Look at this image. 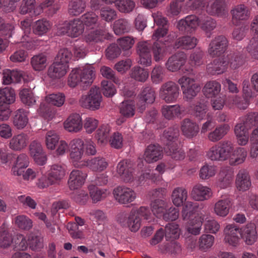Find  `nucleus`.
Segmentation results:
<instances>
[{
    "instance_id": "19",
    "label": "nucleus",
    "mask_w": 258,
    "mask_h": 258,
    "mask_svg": "<svg viewBox=\"0 0 258 258\" xmlns=\"http://www.w3.org/2000/svg\"><path fill=\"white\" fill-rule=\"evenodd\" d=\"M199 18L196 15H188L178 21L177 27L180 31L191 33L195 31L199 26Z\"/></svg>"
},
{
    "instance_id": "50",
    "label": "nucleus",
    "mask_w": 258,
    "mask_h": 258,
    "mask_svg": "<svg viewBox=\"0 0 258 258\" xmlns=\"http://www.w3.org/2000/svg\"><path fill=\"white\" fill-rule=\"evenodd\" d=\"M220 91L221 84L216 81L207 82L203 89L204 95L208 98L215 96L220 93Z\"/></svg>"
},
{
    "instance_id": "59",
    "label": "nucleus",
    "mask_w": 258,
    "mask_h": 258,
    "mask_svg": "<svg viewBox=\"0 0 258 258\" xmlns=\"http://www.w3.org/2000/svg\"><path fill=\"white\" fill-rule=\"evenodd\" d=\"M89 194L94 203L102 200L106 198L108 194L106 189H102L94 184H91L88 186Z\"/></svg>"
},
{
    "instance_id": "63",
    "label": "nucleus",
    "mask_w": 258,
    "mask_h": 258,
    "mask_svg": "<svg viewBox=\"0 0 258 258\" xmlns=\"http://www.w3.org/2000/svg\"><path fill=\"white\" fill-rule=\"evenodd\" d=\"M215 237L211 234H203L199 239L198 244L199 249L206 251L214 244Z\"/></svg>"
},
{
    "instance_id": "23",
    "label": "nucleus",
    "mask_w": 258,
    "mask_h": 258,
    "mask_svg": "<svg viewBox=\"0 0 258 258\" xmlns=\"http://www.w3.org/2000/svg\"><path fill=\"white\" fill-rule=\"evenodd\" d=\"M30 153L35 162L39 165H43L46 162V155L43 152L41 144L36 141L30 145Z\"/></svg>"
},
{
    "instance_id": "45",
    "label": "nucleus",
    "mask_w": 258,
    "mask_h": 258,
    "mask_svg": "<svg viewBox=\"0 0 258 258\" xmlns=\"http://www.w3.org/2000/svg\"><path fill=\"white\" fill-rule=\"evenodd\" d=\"M51 28V23L46 19H42L35 22L33 25V33L38 36L45 34Z\"/></svg>"
},
{
    "instance_id": "24",
    "label": "nucleus",
    "mask_w": 258,
    "mask_h": 258,
    "mask_svg": "<svg viewBox=\"0 0 258 258\" xmlns=\"http://www.w3.org/2000/svg\"><path fill=\"white\" fill-rule=\"evenodd\" d=\"M162 156V148L157 144L149 145L146 148L144 153L145 161L149 163L159 160Z\"/></svg>"
},
{
    "instance_id": "8",
    "label": "nucleus",
    "mask_w": 258,
    "mask_h": 258,
    "mask_svg": "<svg viewBox=\"0 0 258 258\" xmlns=\"http://www.w3.org/2000/svg\"><path fill=\"white\" fill-rule=\"evenodd\" d=\"M84 26L80 19H74L69 22H65L58 28L57 33L59 35L66 34L76 38L81 35L84 32Z\"/></svg>"
},
{
    "instance_id": "11",
    "label": "nucleus",
    "mask_w": 258,
    "mask_h": 258,
    "mask_svg": "<svg viewBox=\"0 0 258 258\" xmlns=\"http://www.w3.org/2000/svg\"><path fill=\"white\" fill-rule=\"evenodd\" d=\"M134 167V164L132 161L122 160L117 164L116 171L124 182H130L136 178Z\"/></svg>"
},
{
    "instance_id": "41",
    "label": "nucleus",
    "mask_w": 258,
    "mask_h": 258,
    "mask_svg": "<svg viewBox=\"0 0 258 258\" xmlns=\"http://www.w3.org/2000/svg\"><path fill=\"white\" fill-rule=\"evenodd\" d=\"M188 196L187 190L184 187H178L174 189L171 195L173 204L178 207L186 201Z\"/></svg>"
},
{
    "instance_id": "20",
    "label": "nucleus",
    "mask_w": 258,
    "mask_h": 258,
    "mask_svg": "<svg viewBox=\"0 0 258 258\" xmlns=\"http://www.w3.org/2000/svg\"><path fill=\"white\" fill-rule=\"evenodd\" d=\"M241 237L247 245L253 244L257 239V232L255 224L250 222L241 227Z\"/></svg>"
},
{
    "instance_id": "35",
    "label": "nucleus",
    "mask_w": 258,
    "mask_h": 258,
    "mask_svg": "<svg viewBox=\"0 0 258 258\" xmlns=\"http://www.w3.org/2000/svg\"><path fill=\"white\" fill-rule=\"evenodd\" d=\"M191 195L195 200L202 201L209 199L212 191L210 188L199 184L193 187Z\"/></svg>"
},
{
    "instance_id": "13",
    "label": "nucleus",
    "mask_w": 258,
    "mask_h": 258,
    "mask_svg": "<svg viewBox=\"0 0 258 258\" xmlns=\"http://www.w3.org/2000/svg\"><path fill=\"white\" fill-rule=\"evenodd\" d=\"M228 42L223 35L215 37L210 42L208 48V53L212 57L219 56L226 50Z\"/></svg>"
},
{
    "instance_id": "64",
    "label": "nucleus",
    "mask_w": 258,
    "mask_h": 258,
    "mask_svg": "<svg viewBox=\"0 0 258 258\" xmlns=\"http://www.w3.org/2000/svg\"><path fill=\"white\" fill-rule=\"evenodd\" d=\"M199 24L201 28L206 32H210L216 27V21L209 16H204L199 18Z\"/></svg>"
},
{
    "instance_id": "18",
    "label": "nucleus",
    "mask_w": 258,
    "mask_h": 258,
    "mask_svg": "<svg viewBox=\"0 0 258 258\" xmlns=\"http://www.w3.org/2000/svg\"><path fill=\"white\" fill-rule=\"evenodd\" d=\"M152 45L148 41H141L137 44V52L140 56L139 63L148 67L152 63L150 50Z\"/></svg>"
},
{
    "instance_id": "5",
    "label": "nucleus",
    "mask_w": 258,
    "mask_h": 258,
    "mask_svg": "<svg viewBox=\"0 0 258 258\" xmlns=\"http://www.w3.org/2000/svg\"><path fill=\"white\" fill-rule=\"evenodd\" d=\"M117 221L121 227L128 228L132 232L138 231L141 226V218L137 215L134 210H132L129 214L120 213L117 215Z\"/></svg>"
},
{
    "instance_id": "47",
    "label": "nucleus",
    "mask_w": 258,
    "mask_h": 258,
    "mask_svg": "<svg viewBox=\"0 0 258 258\" xmlns=\"http://www.w3.org/2000/svg\"><path fill=\"white\" fill-rule=\"evenodd\" d=\"M224 58L227 62V66L229 65L233 69H236L242 66L244 60L243 55L239 52H231Z\"/></svg>"
},
{
    "instance_id": "36",
    "label": "nucleus",
    "mask_w": 258,
    "mask_h": 258,
    "mask_svg": "<svg viewBox=\"0 0 258 258\" xmlns=\"http://www.w3.org/2000/svg\"><path fill=\"white\" fill-rule=\"evenodd\" d=\"M198 43L197 39L193 36H184L177 39L174 43V48L184 49H190L196 47Z\"/></svg>"
},
{
    "instance_id": "52",
    "label": "nucleus",
    "mask_w": 258,
    "mask_h": 258,
    "mask_svg": "<svg viewBox=\"0 0 258 258\" xmlns=\"http://www.w3.org/2000/svg\"><path fill=\"white\" fill-rule=\"evenodd\" d=\"M108 163L103 158L95 157L90 160L86 161L85 166L88 167L94 171H103L106 168Z\"/></svg>"
},
{
    "instance_id": "37",
    "label": "nucleus",
    "mask_w": 258,
    "mask_h": 258,
    "mask_svg": "<svg viewBox=\"0 0 258 258\" xmlns=\"http://www.w3.org/2000/svg\"><path fill=\"white\" fill-rule=\"evenodd\" d=\"M178 136L179 130L177 126L175 125L165 130L162 136V140L166 145L165 147L178 143Z\"/></svg>"
},
{
    "instance_id": "2",
    "label": "nucleus",
    "mask_w": 258,
    "mask_h": 258,
    "mask_svg": "<svg viewBox=\"0 0 258 258\" xmlns=\"http://www.w3.org/2000/svg\"><path fill=\"white\" fill-rule=\"evenodd\" d=\"M94 76V68L91 65L87 66L83 69H73L69 76L68 85L71 88L80 85L85 89L92 83Z\"/></svg>"
},
{
    "instance_id": "49",
    "label": "nucleus",
    "mask_w": 258,
    "mask_h": 258,
    "mask_svg": "<svg viewBox=\"0 0 258 258\" xmlns=\"http://www.w3.org/2000/svg\"><path fill=\"white\" fill-rule=\"evenodd\" d=\"M165 153L175 160H181L185 157L183 150L179 147L178 143L164 148Z\"/></svg>"
},
{
    "instance_id": "6",
    "label": "nucleus",
    "mask_w": 258,
    "mask_h": 258,
    "mask_svg": "<svg viewBox=\"0 0 258 258\" xmlns=\"http://www.w3.org/2000/svg\"><path fill=\"white\" fill-rule=\"evenodd\" d=\"M102 95L99 88L92 87L87 95H83L79 100L80 105L84 108L95 110L99 108Z\"/></svg>"
},
{
    "instance_id": "62",
    "label": "nucleus",
    "mask_w": 258,
    "mask_h": 258,
    "mask_svg": "<svg viewBox=\"0 0 258 258\" xmlns=\"http://www.w3.org/2000/svg\"><path fill=\"white\" fill-rule=\"evenodd\" d=\"M227 102L235 105L240 109L245 110L249 105L250 101L245 98L234 95H229L227 98Z\"/></svg>"
},
{
    "instance_id": "42",
    "label": "nucleus",
    "mask_w": 258,
    "mask_h": 258,
    "mask_svg": "<svg viewBox=\"0 0 258 258\" xmlns=\"http://www.w3.org/2000/svg\"><path fill=\"white\" fill-rule=\"evenodd\" d=\"M23 78V72L18 70H7L3 73V84L9 85L21 82Z\"/></svg>"
},
{
    "instance_id": "28",
    "label": "nucleus",
    "mask_w": 258,
    "mask_h": 258,
    "mask_svg": "<svg viewBox=\"0 0 258 258\" xmlns=\"http://www.w3.org/2000/svg\"><path fill=\"white\" fill-rule=\"evenodd\" d=\"M68 68V64L55 61L49 67L48 75L52 79H60L66 74Z\"/></svg>"
},
{
    "instance_id": "12",
    "label": "nucleus",
    "mask_w": 258,
    "mask_h": 258,
    "mask_svg": "<svg viewBox=\"0 0 258 258\" xmlns=\"http://www.w3.org/2000/svg\"><path fill=\"white\" fill-rule=\"evenodd\" d=\"M230 14L232 23L235 25H238L249 19L251 10L247 5L240 4L233 7L231 10Z\"/></svg>"
},
{
    "instance_id": "1",
    "label": "nucleus",
    "mask_w": 258,
    "mask_h": 258,
    "mask_svg": "<svg viewBox=\"0 0 258 258\" xmlns=\"http://www.w3.org/2000/svg\"><path fill=\"white\" fill-rule=\"evenodd\" d=\"M242 126L249 130L254 128L250 135V155L251 157H256L258 155V112H249L239 118V122Z\"/></svg>"
},
{
    "instance_id": "34",
    "label": "nucleus",
    "mask_w": 258,
    "mask_h": 258,
    "mask_svg": "<svg viewBox=\"0 0 258 258\" xmlns=\"http://www.w3.org/2000/svg\"><path fill=\"white\" fill-rule=\"evenodd\" d=\"M15 100V92L9 87L0 89V108L3 106L10 107V105Z\"/></svg>"
},
{
    "instance_id": "55",
    "label": "nucleus",
    "mask_w": 258,
    "mask_h": 258,
    "mask_svg": "<svg viewBox=\"0 0 258 258\" xmlns=\"http://www.w3.org/2000/svg\"><path fill=\"white\" fill-rule=\"evenodd\" d=\"M234 133L239 145L245 146L247 144L250 138L248 130L244 128L241 124H236L234 127Z\"/></svg>"
},
{
    "instance_id": "43",
    "label": "nucleus",
    "mask_w": 258,
    "mask_h": 258,
    "mask_svg": "<svg viewBox=\"0 0 258 258\" xmlns=\"http://www.w3.org/2000/svg\"><path fill=\"white\" fill-rule=\"evenodd\" d=\"M225 10L223 0H210L207 7V12L211 15L222 16Z\"/></svg>"
},
{
    "instance_id": "57",
    "label": "nucleus",
    "mask_w": 258,
    "mask_h": 258,
    "mask_svg": "<svg viewBox=\"0 0 258 258\" xmlns=\"http://www.w3.org/2000/svg\"><path fill=\"white\" fill-rule=\"evenodd\" d=\"M35 0H23L20 8V13L22 15L31 13L32 15H39L38 8L35 9Z\"/></svg>"
},
{
    "instance_id": "17",
    "label": "nucleus",
    "mask_w": 258,
    "mask_h": 258,
    "mask_svg": "<svg viewBox=\"0 0 258 258\" xmlns=\"http://www.w3.org/2000/svg\"><path fill=\"white\" fill-rule=\"evenodd\" d=\"M162 39H153L156 41L152 45L151 50L154 59L156 62L163 60L168 52L170 53L166 40L163 41Z\"/></svg>"
},
{
    "instance_id": "46",
    "label": "nucleus",
    "mask_w": 258,
    "mask_h": 258,
    "mask_svg": "<svg viewBox=\"0 0 258 258\" xmlns=\"http://www.w3.org/2000/svg\"><path fill=\"white\" fill-rule=\"evenodd\" d=\"M183 110V107L178 104L165 105L162 109V113L166 119H172L179 116Z\"/></svg>"
},
{
    "instance_id": "56",
    "label": "nucleus",
    "mask_w": 258,
    "mask_h": 258,
    "mask_svg": "<svg viewBox=\"0 0 258 258\" xmlns=\"http://www.w3.org/2000/svg\"><path fill=\"white\" fill-rule=\"evenodd\" d=\"M85 25L89 29H93L98 26V17L93 12H88L83 15L80 19Z\"/></svg>"
},
{
    "instance_id": "29",
    "label": "nucleus",
    "mask_w": 258,
    "mask_h": 258,
    "mask_svg": "<svg viewBox=\"0 0 258 258\" xmlns=\"http://www.w3.org/2000/svg\"><path fill=\"white\" fill-rule=\"evenodd\" d=\"M82 127V119L79 114L71 115L64 122V128L69 132H78Z\"/></svg>"
},
{
    "instance_id": "32",
    "label": "nucleus",
    "mask_w": 258,
    "mask_h": 258,
    "mask_svg": "<svg viewBox=\"0 0 258 258\" xmlns=\"http://www.w3.org/2000/svg\"><path fill=\"white\" fill-rule=\"evenodd\" d=\"M246 150L243 147H237L232 151L229 159V164L231 166H236L243 163L247 157Z\"/></svg>"
},
{
    "instance_id": "39",
    "label": "nucleus",
    "mask_w": 258,
    "mask_h": 258,
    "mask_svg": "<svg viewBox=\"0 0 258 258\" xmlns=\"http://www.w3.org/2000/svg\"><path fill=\"white\" fill-rule=\"evenodd\" d=\"M29 112L24 109H19L16 111L13 118V124L19 130L24 128L28 122Z\"/></svg>"
},
{
    "instance_id": "14",
    "label": "nucleus",
    "mask_w": 258,
    "mask_h": 258,
    "mask_svg": "<svg viewBox=\"0 0 258 258\" xmlns=\"http://www.w3.org/2000/svg\"><path fill=\"white\" fill-rule=\"evenodd\" d=\"M139 100L137 103V108L140 112L146 108V103H152L155 99V92L150 86H145L141 90L138 96Z\"/></svg>"
},
{
    "instance_id": "7",
    "label": "nucleus",
    "mask_w": 258,
    "mask_h": 258,
    "mask_svg": "<svg viewBox=\"0 0 258 258\" xmlns=\"http://www.w3.org/2000/svg\"><path fill=\"white\" fill-rule=\"evenodd\" d=\"M178 83L180 85L183 99L187 101H191L199 93L201 87L195 83V79L187 76L180 78Z\"/></svg>"
},
{
    "instance_id": "3",
    "label": "nucleus",
    "mask_w": 258,
    "mask_h": 258,
    "mask_svg": "<svg viewBox=\"0 0 258 258\" xmlns=\"http://www.w3.org/2000/svg\"><path fill=\"white\" fill-rule=\"evenodd\" d=\"M65 100V96L63 93H53L46 97V103H41L38 109L39 114L47 120L52 119L54 116L55 111L50 108L52 105L57 107L62 106Z\"/></svg>"
},
{
    "instance_id": "61",
    "label": "nucleus",
    "mask_w": 258,
    "mask_h": 258,
    "mask_svg": "<svg viewBox=\"0 0 258 258\" xmlns=\"http://www.w3.org/2000/svg\"><path fill=\"white\" fill-rule=\"evenodd\" d=\"M48 174L55 183L59 181L65 175L64 168L59 164H54L51 166Z\"/></svg>"
},
{
    "instance_id": "30",
    "label": "nucleus",
    "mask_w": 258,
    "mask_h": 258,
    "mask_svg": "<svg viewBox=\"0 0 258 258\" xmlns=\"http://www.w3.org/2000/svg\"><path fill=\"white\" fill-rule=\"evenodd\" d=\"M29 141L28 136L21 133L14 136L10 141L9 147L14 151H20L25 148Z\"/></svg>"
},
{
    "instance_id": "53",
    "label": "nucleus",
    "mask_w": 258,
    "mask_h": 258,
    "mask_svg": "<svg viewBox=\"0 0 258 258\" xmlns=\"http://www.w3.org/2000/svg\"><path fill=\"white\" fill-rule=\"evenodd\" d=\"M167 208V203L162 199H155L151 204L153 214L159 218H162Z\"/></svg>"
},
{
    "instance_id": "60",
    "label": "nucleus",
    "mask_w": 258,
    "mask_h": 258,
    "mask_svg": "<svg viewBox=\"0 0 258 258\" xmlns=\"http://www.w3.org/2000/svg\"><path fill=\"white\" fill-rule=\"evenodd\" d=\"M130 76L136 81L145 82L149 77V72L147 69L136 66L132 68Z\"/></svg>"
},
{
    "instance_id": "25",
    "label": "nucleus",
    "mask_w": 258,
    "mask_h": 258,
    "mask_svg": "<svg viewBox=\"0 0 258 258\" xmlns=\"http://www.w3.org/2000/svg\"><path fill=\"white\" fill-rule=\"evenodd\" d=\"M235 184L238 190L244 191L251 186V181L248 172L244 169H240L236 176Z\"/></svg>"
},
{
    "instance_id": "10",
    "label": "nucleus",
    "mask_w": 258,
    "mask_h": 258,
    "mask_svg": "<svg viewBox=\"0 0 258 258\" xmlns=\"http://www.w3.org/2000/svg\"><path fill=\"white\" fill-rule=\"evenodd\" d=\"M179 94V87L175 82L169 81L163 84L159 90L160 98L167 103L175 102Z\"/></svg>"
},
{
    "instance_id": "44",
    "label": "nucleus",
    "mask_w": 258,
    "mask_h": 258,
    "mask_svg": "<svg viewBox=\"0 0 258 258\" xmlns=\"http://www.w3.org/2000/svg\"><path fill=\"white\" fill-rule=\"evenodd\" d=\"M86 7L85 0H72L68 5V13L72 16H78L84 12Z\"/></svg>"
},
{
    "instance_id": "16",
    "label": "nucleus",
    "mask_w": 258,
    "mask_h": 258,
    "mask_svg": "<svg viewBox=\"0 0 258 258\" xmlns=\"http://www.w3.org/2000/svg\"><path fill=\"white\" fill-rule=\"evenodd\" d=\"M115 199L121 204H128L133 202L136 198V194L132 188L123 186H119L113 190Z\"/></svg>"
},
{
    "instance_id": "51",
    "label": "nucleus",
    "mask_w": 258,
    "mask_h": 258,
    "mask_svg": "<svg viewBox=\"0 0 258 258\" xmlns=\"http://www.w3.org/2000/svg\"><path fill=\"white\" fill-rule=\"evenodd\" d=\"M131 27V24L127 19L121 18L114 21L113 30L116 35H119L128 32Z\"/></svg>"
},
{
    "instance_id": "54",
    "label": "nucleus",
    "mask_w": 258,
    "mask_h": 258,
    "mask_svg": "<svg viewBox=\"0 0 258 258\" xmlns=\"http://www.w3.org/2000/svg\"><path fill=\"white\" fill-rule=\"evenodd\" d=\"M120 114L125 117H133L135 113L136 106L135 102L133 100L123 101L119 107Z\"/></svg>"
},
{
    "instance_id": "31",
    "label": "nucleus",
    "mask_w": 258,
    "mask_h": 258,
    "mask_svg": "<svg viewBox=\"0 0 258 258\" xmlns=\"http://www.w3.org/2000/svg\"><path fill=\"white\" fill-rule=\"evenodd\" d=\"M230 128L228 124H222L217 125L208 135V140L212 142H217L222 139L228 133Z\"/></svg>"
},
{
    "instance_id": "9",
    "label": "nucleus",
    "mask_w": 258,
    "mask_h": 258,
    "mask_svg": "<svg viewBox=\"0 0 258 258\" xmlns=\"http://www.w3.org/2000/svg\"><path fill=\"white\" fill-rule=\"evenodd\" d=\"M70 146V158L74 166L77 168L85 167L86 161L82 160L84 153V142L80 139H75L71 141Z\"/></svg>"
},
{
    "instance_id": "33",
    "label": "nucleus",
    "mask_w": 258,
    "mask_h": 258,
    "mask_svg": "<svg viewBox=\"0 0 258 258\" xmlns=\"http://www.w3.org/2000/svg\"><path fill=\"white\" fill-rule=\"evenodd\" d=\"M111 35L106 33L102 30H97L91 31L85 36V40L90 44L102 42L105 39H109Z\"/></svg>"
},
{
    "instance_id": "27",
    "label": "nucleus",
    "mask_w": 258,
    "mask_h": 258,
    "mask_svg": "<svg viewBox=\"0 0 258 258\" xmlns=\"http://www.w3.org/2000/svg\"><path fill=\"white\" fill-rule=\"evenodd\" d=\"M180 128L183 135L188 138L196 136L199 131L197 123L189 118H184L181 122Z\"/></svg>"
},
{
    "instance_id": "21",
    "label": "nucleus",
    "mask_w": 258,
    "mask_h": 258,
    "mask_svg": "<svg viewBox=\"0 0 258 258\" xmlns=\"http://www.w3.org/2000/svg\"><path fill=\"white\" fill-rule=\"evenodd\" d=\"M186 60V54L183 52H178L168 58L165 67L170 72H176L185 64Z\"/></svg>"
},
{
    "instance_id": "48",
    "label": "nucleus",
    "mask_w": 258,
    "mask_h": 258,
    "mask_svg": "<svg viewBox=\"0 0 258 258\" xmlns=\"http://www.w3.org/2000/svg\"><path fill=\"white\" fill-rule=\"evenodd\" d=\"M207 111L206 105L201 102H199L195 105H191L188 109L189 114L198 120H202L205 117Z\"/></svg>"
},
{
    "instance_id": "15",
    "label": "nucleus",
    "mask_w": 258,
    "mask_h": 258,
    "mask_svg": "<svg viewBox=\"0 0 258 258\" xmlns=\"http://www.w3.org/2000/svg\"><path fill=\"white\" fill-rule=\"evenodd\" d=\"M154 21L158 26L152 35V39H161L165 36L168 31V24L166 18L163 17L161 13H154L152 14Z\"/></svg>"
},
{
    "instance_id": "4",
    "label": "nucleus",
    "mask_w": 258,
    "mask_h": 258,
    "mask_svg": "<svg viewBox=\"0 0 258 258\" xmlns=\"http://www.w3.org/2000/svg\"><path fill=\"white\" fill-rule=\"evenodd\" d=\"M233 149L232 143L224 140L211 147L207 152V156L212 161H225L229 158Z\"/></svg>"
},
{
    "instance_id": "22",
    "label": "nucleus",
    "mask_w": 258,
    "mask_h": 258,
    "mask_svg": "<svg viewBox=\"0 0 258 258\" xmlns=\"http://www.w3.org/2000/svg\"><path fill=\"white\" fill-rule=\"evenodd\" d=\"M87 174L81 170L74 169L70 174L68 184L71 190L78 189L85 183Z\"/></svg>"
},
{
    "instance_id": "38",
    "label": "nucleus",
    "mask_w": 258,
    "mask_h": 258,
    "mask_svg": "<svg viewBox=\"0 0 258 258\" xmlns=\"http://www.w3.org/2000/svg\"><path fill=\"white\" fill-rule=\"evenodd\" d=\"M231 207V201L228 198L219 200L214 205V213L220 217H226Z\"/></svg>"
},
{
    "instance_id": "40",
    "label": "nucleus",
    "mask_w": 258,
    "mask_h": 258,
    "mask_svg": "<svg viewBox=\"0 0 258 258\" xmlns=\"http://www.w3.org/2000/svg\"><path fill=\"white\" fill-rule=\"evenodd\" d=\"M29 163V158L27 155L20 154L17 158L15 165L12 168L13 174L14 175H21L24 172V169L28 166Z\"/></svg>"
},
{
    "instance_id": "58",
    "label": "nucleus",
    "mask_w": 258,
    "mask_h": 258,
    "mask_svg": "<svg viewBox=\"0 0 258 258\" xmlns=\"http://www.w3.org/2000/svg\"><path fill=\"white\" fill-rule=\"evenodd\" d=\"M164 230L167 240L173 241L179 237L180 230L179 226L174 223H168L166 225Z\"/></svg>"
},
{
    "instance_id": "26",
    "label": "nucleus",
    "mask_w": 258,
    "mask_h": 258,
    "mask_svg": "<svg viewBox=\"0 0 258 258\" xmlns=\"http://www.w3.org/2000/svg\"><path fill=\"white\" fill-rule=\"evenodd\" d=\"M233 179V171L229 167L221 169L217 177L216 185L222 189L230 186Z\"/></svg>"
}]
</instances>
